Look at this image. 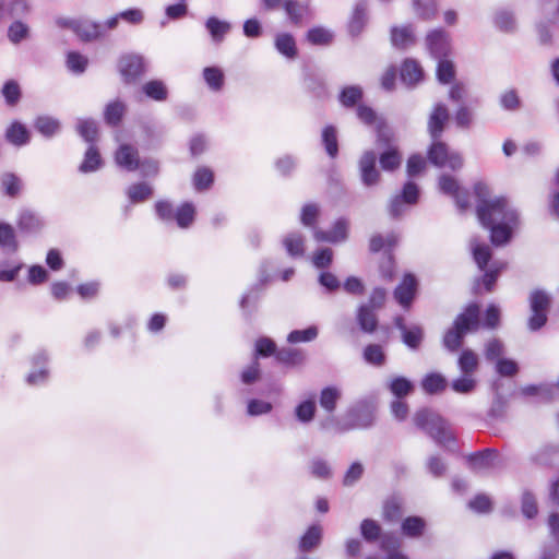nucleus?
I'll use <instances>...</instances> for the list:
<instances>
[{
	"label": "nucleus",
	"instance_id": "1",
	"mask_svg": "<svg viewBox=\"0 0 559 559\" xmlns=\"http://www.w3.org/2000/svg\"><path fill=\"white\" fill-rule=\"evenodd\" d=\"M474 190L479 198L477 217L484 227L490 229L491 242L496 246L507 243L518 224L516 211L510 207L506 198L486 200L488 190L481 182L476 183Z\"/></svg>",
	"mask_w": 559,
	"mask_h": 559
},
{
	"label": "nucleus",
	"instance_id": "2",
	"mask_svg": "<svg viewBox=\"0 0 559 559\" xmlns=\"http://www.w3.org/2000/svg\"><path fill=\"white\" fill-rule=\"evenodd\" d=\"M479 325V307L476 304H471L466 309L457 316L454 321L453 328L450 329L444 337L443 344L450 352L457 350L463 343L464 336L475 331Z\"/></svg>",
	"mask_w": 559,
	"mask_h": 559
},
{
	"label": "nucleus",
	"instance_id": "3",
	"mask_svg": "<svg viewBox=\"0 0 559 559\" xmlns=\"http://www.w3.org/2000/svg\"><path fill=\"white\" fill-rule=\"evenodd\" d=\"M413 420L419 429L428 433L439 444L447 447L454 440L447 421L432 409H419L415 413Z\"/></svg>",
	"mask_w": 559,
	"mask_h": 559
},
{
	"label": "nucleus",
	"instance_id": "4",
	"mask_svg": "<svg viewBox=\"0 0 559 559\" xmlns=\"http://www.w3.org/2000/svg\"><path fill=\"white\" fill-rule=\"evenodd\" d=\"M376 399L369 397L358 401L347 411L344 423L338 424L335 430L343 432L350 429H362L372 426L376 418Z\"/></svg>",
	"mask_w": 559,
	"mask_h": 559
},
{
	"label": "nucleus",
	"instance_id": "5",
	"mask_svg": "<svg viewBox=\"0 0 559 559\" xmlns=\"http://www.w3.org/2000/svg\"><path fill=\"white\" fill-rule=\"evenodd\" d=\"M528 301L531 314L527 326L530 331L536 332L547 323L551 298L545 290L535 289L531 293Z\"/></svg>",
	"mask_w": 559,
	"mask_h": 559
},
{
	"label": "nucleus",
	"instance_id": "6",
	"mask_svg": "<svg viewBox=\"0 0 559 559\" xmlns=\"http://www.w3.org/2000/svg\"><path fill=\"white\" fill-rule=\"evenodd\" d=\"M428 158L437 167H448L457 170L463 166V158L457 152H450L445 143L433 140L429 151Z\"/></svg>",
	"mask_w": 559,
	"mask_h": 559
},
{
	"label": "nucleus",
	"instance_id": "7",
	"mask_svg": "<svg viewBox=\"0 0 559 559\" xmlns=\"http://www.w3.org/2000/svg\"><path fill=\"white\" fill-rule=\"evenodd\" d=\"M57 24L72 29L84 41L96 39L102 35V26L88 20L58 19Z\"/></svg>",
	"mask_w": 559,
	"mask_h": 559
},
{
	"label": "nucleus",
	"instance_id": "8",
	"mask_svg": "<svg viewBox=\"0 0 559 559\" xmlns=\"http://www.w3.org/2000/svg\"><path fill=\"white\" fill-rule=\"evenodd\" d=\"M377 155L373 151H366L358 162L360 180L365 187H373L379 183L381 175L376 167Z\"/></svg>",
	"mask_w": 559,
	"mask_h": 559
},
{
	"label": "nucleus",
	"instance_id": "9",
	"mask_svg": "<svg viewBox=\"0 0 559 559\" xmlns=\"http://www.w3.org/2000/svg\"><path fill=\"white\" fill-rule=\"evenodd\" d=\"M545 24L538 25V35L543 44L549 45L552 40L550 27L559 29V0H550L545 5Z\"/></svg>",
	"mask_w": 559,
	"mask_h": 559
},
{
	"label": "nucleus",
	"instance_id": "10",
	"mask_svg": "<svg viewBox=\"0 0 559 559\" xmlns=\"http://www.w3.org/2000/svg\"><path fill=\"white\" fill-rule=\"evenodd\" d=\"M119 71L127 83L135 81L145 72V63L139 55H127L119 60Z\"/></svg>",
	"mask_w": 559,
	"mask_h": 559
},
{
	"label": "nucleus",
	"instance_id": "11",
	"mask_svg": "<svg viewBox=\"0 0 559 559\" xmlns=\"http://www.w3.org/2000/svg\"><path fill=\"white\" fill-rule=\"evenodd\" d=\"M427 48L436 59L445 58L450 51L449 36L444 31L436 29L427 35Z\"/></svg>",
	"mask_w": 559,
	"mask_h": 559
},
{
	"label": "nucleus",
	"instance_id": "12",
	"mask_svg": "<svg viewBox=\"0 0 559 559\" xmlns=\"http://www.w3.org/2000/svg\"><path fill=\"white\" fill-rule=\"evenodd\" d=\"M417 290V280L412 274H406L402 283L394 290L395 300L404 308H409Z\"/></svg>",
	"mask_w": 559,
	"mask_h": 559
},
{
	"label": "nucleus",
	"instance_id": "13",
	"mask_svg": "<svg viewBox=\"0 0 559 559\" xmlns=\"http://www.w3.org/2000/svg\"><path fill=\"white\" fill-rule=\"evenodd\" d=\"M449 120V111L445 105L437 104L428 120V131L432 140H439Z\"/></svg>",
	"mask_w": 559,
	"mask_h": 559
},
{
	"label": "nucleus",
	"instance_id": "14",
	"mask_svg": "<svg viewBox=\"0 0 559 559\" xmlns=\"http://www.w3.org/2000/svg\"><path fill=\"white\" fill-rule=\"evenodd\" d=\"M498 453L495 450L487 449L483 452L474 453L468 456L471 468L476 473H483L496 467Z\"/></svg>",
	"mask_w": 559,
	"mask_h": 559
},
{
	"label": "nucleus",
	"instance_id": "15",
	"mask_svg": "<svg viewBox=\"0 0 559 559\" xmlns=\"http://www.w3.org/2000/svg\"><path fill=\"white\" fill-rule=\"evenodd\" d=\"M116 163L128 171L140 167L138 151L131 145L122 144L116 152Z\"/></svg>",
	"mask_w": 559,
	"mask_h": 559
},
{
	"label": "nucleus",
	"instance_id": "16",
	"mask_svg": "<svg viewBox=\"0 0 559 559\" xmlns=\"http://www.w3.org/2000/svg\"><path fill=\"white\" fill-rule=\"evenodd\" d=\"M347 229L348 222L346 219L341 218L336 221L332 230L330 231L316 230L314 239L318 241H326L333 243L344 241L347 238Z\"/></svg>",
	"mask_w": 559,
	"mask_h": 559
},
{
	"label": "nucleus",
	"instance_id": "17",
	"mask_svg": "<svg viewBox=\"0 0 559 559\" xmlns=\"http://www.w3.org/2000/svg\"><path fill=\"white\" fill-rule=\"evenodd\" d=\"M395 326L401 331L403 342L411 348H417L423 340V329L418 325L407 328L404 319L397 317L395 319Z\"/></svg>",
	"mask_w": 559,
	"mask_h": 559
},
{
	"label": "nucleus",
	"instance_id": "18",
	"mask_svg": "<svg viewBox=\"0 0 559 559\" xmlns=\"http://www.w3.org/2000/svg\"><path fill=\"white\" fill-rule=\"evenodd\" d=\"M391 41L397 49H407L415 45L416 37L412 26L393 27L391 31Z\"/></svg>",
	"mask_w": 559,
	"mask_h": 559
},
{
	"label": "nucleus",
	"instance_id": "19",
	"mask_svg": "<svg viewBox=\"0 0 559 559\" xmlns=\"http://www.w3.org/2000/svg\"><path fill=\"white\" fill-rule=\"evenodd\" d=\"M423 69L415 60L407 59L401 68V80L412 86L423 79Z\"/></svg>",
	"mask_w": 559,
	"mask_h": 559
},
{
	"label": "nucleus",
	"instance_id": "20",
	"mask_svg": "<svg viewBox=\"0 0 559 559\" xmlns=\"http://www.w3.org/2000/svg\"><path fill=\"white\" fill-rule=\"evenodd\" d=\"M357 321L360 329L366 333H372L378 325V319L373 309L369 306H360L357 312Z\"/></svg>",
	"mask_w": 559,
	"mask_h": 559
},
{
	"label": "nucleus",
	"instance_id": "21",
	"mask_svg": "<svg viewBox=\"0 0 559 559\" xmlns=\"http://www.w3.org/2000/svg\"><path fill=\"white\" fill-rule=\"evenodd\" d=\"M504 267L502 264L501 266H496V264L492 265V267L487 271L481 278H478L474 283L473 290L475 294L481 293V285H484L486 292H491L493 289L495 283L501 272V270Z\"/></svg>",
	"mask_w": 559,
	"mask_h": 559
},
{
	"label": "nucleus",
	"instance_id": "22",
	"mask_svg": "<svg viewBox=\"0 0 559 559\" xmlns=\"http://www.w3.org/2000/svg\"><path fill=\"white\" fill-rule=\"evenodd\" d=\"M457 364L462 373L474 376L479 365L478 356L472 349H464Z\"/></svg>",
	"mask_w": 559,
	"mask_h": 559
},
{
	"label": "nucleus",
	"instance_id": "23",
	"mask_svg": "<svg viewBox=\"0 0 559 559\" xmlns=\"http://www.w3.org/2000/svg\"><path fill=\"white\" fill-rule=\"evenodd\" d=\"M205 26L215 43H221L224 36L230 31V24L228 22L221 21L214 16L207 19Z\"/></svg>",
	"mask_w": 559,
	"mask_h": 559
},
{
	"label": "nucleus",
	"instance_id": "24",
	"mask_svg": "<svg viewBox=\"0 0 559 559\" xmlns=\"http://www.w3.org/2000/svg\"><path fill=\"white\" fill-rule=\"evenodd\" d=\"M341 396L342 392L340 389L335 386L324 388L320 394V405L326 412L333 413Z\"/></svg>",
	"mask_w": 559,
	"mask_h": 559
},
{
	"label": "nucleus",
	"instance_id": "25",
	"mask_svg": "<svg viewBox=\"0 0 559 559\" xmlns=\"http://www.w3.org/2000/svg\"><path fill=\"white\" fill-rule=\"evenodd\" d=\"M76 131L88 143H94L97 140L98 126L93 119H79Z\"/></svg>",
	"mask_w": 559,
	"mask_h": 559
},
{
	"label": "nucleus",
	"instance_id": "26",
	"mask_svg": "<svg viewBox=\"0 0 559 559\" xmlns=\"http://www.w3.org/2000/svg\"><path fill=\"white\" fill-rule=\"evenodd\" d=\"M144 94L157 102H163L167 99L168 90L163 81L152 80L145 83L142 87Z\"/></svg>",
	"mask_w": 559,
	"mask_h": 559
},
{
	"label": "nucleus",
	"instance_id": "27",
	"mask_svg": "<svg viewBox=\"0 0 559 559\" xmlns=\"http://www.w3.org/2000/svg\"><path fill=\"white\" fill-rule=\"evenodd\" d=\"M321 537H322L321 527L319 525H312L301 537L300 543H299V549L301 551H310L311 549L316 548L320 544Z\"/></svg>",
	"mask_w": 559,
	"mask_h": 559
},
{
	"label": "nucleus",
	"instance_id": "28",
	"mask_svg": "<svg viewBox=\"0 0 559 559\" xmlns=\"http://www.w3.org/2000/svg\"><path fill=\"white\" fill-rule=\"evenodd\" d=\"M471 249L478 267L484 271L491 258V250L487 245L479 243L476 238L471 240Z\"/></svg>",
	"mask_w": 559,
	"mask_h": 559
},
{
	"label": "nucleus",
	"instance_id": "29",
	"mask_svg": "<svg viewBox=\"0 0 559 559\" xmlns=\"http://www.w3.org/2000/svg\"><path fill=\"white\" fill-rule=\"evenodd\" d=\"M421 386L428 394H436L447 388V380L440 373H429L423 379Z\"/></svg>",
	"mask_w": 559,
	"mask_h": 559
},
{
	"label": "nucleus",
	"instance_id": "30",
	"mask_svg": "<svg viewBox=\"0 0 559 559\" xmlns=\"http://www.w3.org/2000/svg\"><path fill=\"white\" fill-rule=\"evenodd\" d=\"M0 247L10 252H15L19 248L14 229L5 223H0Z\"/></svg>",
	"mask_w": 559,
	"mask_h": 559
},
{
	"label": "nucleus",
	"instance_id": "31",
	"mask_svg": "<svg viewBox=\"0 0 559 559\" xmlns=\"http://www.w3.org/2000/svg\"><path fill=\"white\" fill-rule=\"evenodd\" d=\"M380 166L384 171H393L401 166L402 156L396 148H389L380 154Z\"/></svg>",
	"mask_w": 559,
	"mask_h": 559
},
{
	"label": "nucleus",
	"instance_id": "32",
	"mask_svg": "<svg viewBox=\"0 0 559 559\" xmlns=\"http://www.w3.org/2000/svg\"><path fill=\"white\" fill-rule=\"evenodd\" d=\"M283 245L290 257H301L305 252L304 237L298 233H292L283 239Z\"/></svg>",
	"mask_w": 559,
	"mask_h": 559
},
{
	"label": "nucleus",
	"instance_id": "33",
	"mask_svg": "<svg viewBox=\"0 0 559 559\" xmlns=\"http://www.w3.org/2000/svg\"><path fill=\"white\" fill-rule=\"evenodd\" d=\"M102 165V158L94 145H91L84 156V160L80 165V171L92 173L97 170Z\"/></svg>",
	"mask_w": 559,
	"mask_h": 559
},
{
	"label": "nucleus",
	"instance_id": "34",
	"mask_svg": "<svg viewBox=\"0 0 559 559\" xmlns=\"http://www.w3.org/2000/svg\"><path fill=\"white\" fill-rule=\"evenodd\" d=\"M203 76L212 91H221L224 85V73L219 68L207 67L203 70Z\"/></svg>",
	"mask_w": 559,
	"mask_h": 559
},
{
	"label": "nucleus",
	"instance_id": "35",
	"mask_svg": "<svg viewBox=\"0 0 559 559\" xmlns=\"http://www.w3.org/2000/svg\"><path fill=\"white\" fill-rule=\"evenodd\" d=\"M389 389L397 399H402L413 392V383L404 377H394L390 383Z\"/></svg>",
	"mask_w": 559,
	"mask_h": 559
},
{
	"label": "nucleus",
	"instance_id": "36",
	"mask_svg": "<svg viewBox=\"0 0 559 559\" xmlns=\"http://www.w3.org/2000/svg\"><path fill=\"white\" fill-rule=\"evenodd\" d=\"M9 142L14 145H23L28 142V132L26 128L21 123H12L5 133Z\"/></svg>",
	"mask_w": 559,
	"mask_h": 559
},
{
	"label": "nucleus",
	"instance_id": "37",
	"mask_svg": "<svg viewBox=\"0 0 559 559\" xmlns=\"http://www.w3.org/2000/svg\"><path fill=\"white\" fill-rule=\"evenodd\" d=\"M126 111V106L123 103L116 100L106 106L105 109V121L108 124L117 126L122 119Z\"/></svg>",
	"mask_w": 559,
	"mask_h": 559
},
{
	"label": "nucleus",
	"instance_id": "38",
	"mask_svg": "<svg viewBox=\"0 0 559 559\" xmlns=\"http://www.w3.org/2000/svg\"><path fill=\"white\" fill-rule=\"evenodd\" d=\"M477 381L474 376L462 373L461 377L453 380L451 388L454 392L460 394H468L475 390Z\"/></svg>",
	"mask_w": 559,
	"mask_h": 559
},
{
	"label": "nucleus",
	"instance_id": "39",
	"mask_svg": "<svg viewBox=\"0 0 559 559\" xmlns=\"http://www.w3.org/2000/svg\"><path fill=\"white\" fill-rule=\"evenodd\" d=\"M36 130L45 136L56 134L60 129V123L51 117H38L35 121Z\"/></svg>",
	"mask_w": 559,
	"mask_h": 559
},
{
	"label": "nucleus",
	"instance_id": "40",
	"mask_svg": "<svg viewBox=\"0 0 559 559\" xmlns=\"http://www.w3.org/2000/svg\"><path fill=\"white\" fill-rule=\"evenodd\" d=\"M275 46L281 53L288 58H294L297 53L295 40L289 34L278 35L275 40Z\"/></svg>",
	"mask_w": 559,
	"mask_h": 559
},
{
	"label": "nucleus",
	"instance_id": "41",
	"mask_svg": "<svg viewBox=\"0 0 559 559\" xmlns=\"http://www.w3.org/2000/svg\"><path fill=\"white\" fill-rule=\"evenodd\" d=\"M322 141L326 153L331 157H335L338 152L336 129L332 126L325 127L322 132Z\"/></svg>",
	"mask_w": 559,
	"mask_h": 559
},
{
	"label": "nucleus",
	"instance_id": "42",
	"mask_svg": "<svg viewBox=\"0 0 559 559\" xmlns=\"http://www.w3.org/2000/svg\"><path fill=\"white\" fill-rule=\"evenodd\" d=\"M364 358L368 364L382 366L385 362V354L381 345L370 344L364 350Z\"/></svg>",
	"mask_w": 559,
	"mask_h": 559
},
{
	"label": "nucleus",
	"instance_id": "43",
	"mask_svg": "<svg viewBox=\"0 0 559 559\" xmlns=\"http://www.w3.org/2000/svg\"><path fill=\"white\" fill-rule=\"evenodd\" d=\"M425 527V522L418 516H409L402 523V532L409 537L420 536Z\"/></svg>",
	"mask_w": 559,
	"mask_h": 559
},
{
	"label": "nucleus",
	"instance_id": "44",
	"mask_svg": "<svg viewBox=\"0 0 559 559\" xmlns=\"http://www.w3.org/2000/svg\"><path fill=\"white\" fill-rule=\"evenodd\" d=\"M194 207L191 203L182 204L175 213L177 224L181 228L189 227L194 219Z\"/></svg>",
	"mask_w": 559,
	"mask_h": 559
},
{
	"label": "nucleus",
	"instance_id": "45",
	"mask_svg": "<svg viewBox=\"0 0 559 559\" xmlns=\"http://www.w3.org/2000/svg\"><path fill=\"white\" fill-rule=\"evenodd\" d=\"M309 471L313 477L323 480L329 479L332 475L329 463L323 459H313L309 463Z\"/></svg>",
	"mask_w": 559,
	"mask_h": 559
},
{
	"label": "nucleus",
	"instance_id": "46",
	"mask_svg": "<svg viewBox=\"0 0 559 559\" xmlns=\"http://www.w3.org/2000/svg\"><path fill=\"white\" fill-rule=\"evenodd\" d=\"M19 227L21 230L32 233L41 227V222L34 213L23 211L19 218Z\"/></svg>",
	"mask_w": 559,
	"mask_h": 559
},
{
	"label": "nucleus",
	"instance_id": "47",
	"mask_svg": "<svg viewBox=\"0 0 559 559\" xmlns=\"http://www.w3.org/2000/svg\"><path fill=\"white\" fill-rule=\"evenodd\" d=\"M152 188L146 183L132 185L128 189V197L131 202L139 203L143 202L152 195Z\"/></svg>",
	"mask_w": 559,
	"mask_h": 559
},
{
	"label": "nucleus",
	"instance_id": "48",
	"mask_svg": "<svg viewBox=\"0 0 559 559\" xmlns=\"http://www.w3.org/2000/svg\"><path fill=\"white\" fill-rule=\"evenodd\" d=\"M5 269L0 266V281L12 282L23 267V263L16 259H10L4 263Z\"/></svg>",
	"mask_w": 559,
	"mask_h": 559
},
{
	"label": "nucleus",
	"instance_id": "49",
	"mask_svg": "<svg viewBox=\"0 0 559 559\" xmlns=\"http://www.w3.org/2000/svg\"><path fill=\"white\" fill-rule=\"evenodd\" d=\"M214 179L213 171L210 168L201 167L193 176V183L197 190H205L210 188Z\"/></svg>",
	"mask_w": 559,
	"mask_h": 559
},
{
	"label": "nucleus",
	"instance_id": "50",
	"mask_svg": "<svg viewBox=\"0 0 559 559\" xmlns=\"http://www.w3.org/2000/svg\"><path fill=\"white\" fill-rule=\"evenodd\" d=\"M366 9L367 7L365 2L361 1L357 3L349 23V31L353 35H356L361 31L365 23Z\"/></svg>",
	"mask_w": 559,
	"mask_h": 559
},
{
	"label": "nucleus",
	"instance_id": "51",
	"mask_svg": "<svg viewBox=\"0 0 559 559\" xmlns=\"http://www.w3.org/2000/svg\"><path fill=\"white\" fill-rule=\"evenodd\" d=\"M495 24L502 32H512L516 26L513 14L506 10L497 12L495 16Z\"/></svg>",
	"mask_w": 559,
	"mask_h": 559
},
{
	"label": "nucleus",
	"instance_id": "52",
	"mask_svg": "<svg viewBox=\"0 0 559 559\" xmlns=\"http://www.w3.org/2000/svg\"><path fill=\"white\" fill-rule=\"evenodd\" d=\"M360 532L367 542H374L380 537L381 527L376 521L366 519L361 522Z\"/></svg>",
	"mask_w": 559,
	"mask_h": 559
},
{
	"label": "nucleus",
	"instance_id": "53",
	"mask_svg": "<svg viewBox=\"0 0 559 559\" xmlns=\"http://www.w3.org/2000/svg\"><path fill=\"white\" fill-rule=\"evenodd\" d=\"M454 66L453 63L444 58L439 59L438 68H437V76L438 80L443 83H450L454 78Z\"/></svg>",
	"mask_w": 559,
	"mask_h": 559
},
{
	"label": "nucleus",
	"instance_id": "54",
	"mask_svg": "<svg viewBox=\"0 0 559 559\" xmlns=\"http://www.w3.org/2000/svg\"><path fill=\"white\" fill-rule=\"evenodd\" d=\"M362 97V91L359 86H347L341 95L340 102L346 107L354 106Z\"/></svg>",
	"mask_w": 559,
	"mask_h": 559
},
{
	"label": "nucleus",
	"instance_id": "55",
	"mask_svg": "<svg viewBox=\"0 0 559 559\" xmlns=\"http://www.w3.org/2000/svg\"><path fill=\"white\" fill-rule=\"evenodd\" d=\"M500 105L509 111L518 110L521 107V99L515 90H509L501 94Z\"/></svg>",
	"mask_w": 559,
	"mask_h": 559
},
{
	"label": "nucleus",
	"instance_id": "56",
	"mask_svg": "<svg viewBox=\"0 0 559 559\" xmlns=\"http://www.w3.org/2000/svg\"><path fill=\"white\" fill-rule=\"evenodd\" d=\"M318 329L309 326L306 330H295L288 334L287 341L289 343L309 342L317 337Z\"/></svg>",
	"mask_w": 559,
	"mask_h": 559
},
{
	"label": "nucleus",
	"instance_id": "57",
	"mask_svg": "<svg viewBox=\"0 0 559 559\" xmlns=\"http://www.w3.org/2000/svg\"><path fill=\"white\" fill-rule=\"evenodd\" d=\"M416 13L423 19H430L437 12L435 0H414Z\"/></svg>",
	"mask_w": 559,
	"mask_h": 559
},
{
	"label": "nucleus",
	"instance_id": "58",
	"mask_svg": "<svg viewBox=\"0 0 559 559\" xmlns=\"http://www.w3.org/2000/svg\"><path fill=\"white\" fill-rule=\"evenodd\" d=\"M316 413L314 401H305L296 407V416L302 423H309L313 419Z\"/></svg>",
	"mask_w": 559,
	"mask_h": 559
},
{
	"label": "nucleus",
	"instance_id": "59",
	"mask_svg": "<svg viewBox=\"0 0 559 559\" xmlns=\"http://www.w3.org/2000/svg\"><path fill=\"white\" fill-rule=\"evenodd\" d=\"M332 34L321 27L312 28L308 32L307 38L313 45H328L332 40Z\"/></svg>",
	"mask_w": 559,
	"mask_h": 559
},
{
	"label": "nucleus",
	"instance_id": "60",
	"mask_svg": "<svg viewBox=\"0 0 559 559\" xmlns=\"http://www.w3.org/2000/svg\"><path fill=\"white\" fill-rule=\"evenodd\" d=\"M288 17L295 24L301 21L306 8L296 0H287L284 7Z\"/></svg>",
	"mask_w": 559,
	"mask_h": 559
},
{
	"label": "nucleus",
	"instance_id": "61",
	"mask_svg": "<svg viewBox=\"0 0 559 559\" xmlns=\"http://www.w3.org/2000/svg\"><path fill=\"white\" fill-rule=\"evenodd\" d=\"M87 58L83 55H80L78 52H69L67 58V64L68 68L75 72V73H82L86 69L87 66Z\"/></svg>",
	"mask_w": 559,
	"mask_h": 559
},
{
	"label": "nucleus",
	"instance_id": "62",
	"mask_svg": "<svg viewBox=\"0 0 559 559\" xmlns=\"http://www.w3.org/2000/svg\"><path fill=\"white\" fill-rule=\"evenodd\" d=\"M2 187L10 197H15L21 189L20 179L13 174H5L1 178Z\"/></svg>",
	"mask_w": 559,
	"mask_h": 559
},
{
	"label": "nucleus",
	"instance_id": "63",
	"mask_svg": "<svg viewBox=\"0 0 559 559\" xmlns=\"http://www.w3.org/2000/svg\"><path fill=\"white\" fill-rule=\"evenodd\" d=\"M29 7L26 0H12L5 5V16H23L28 13Z\"/></svg>",
	"mask_w": 559,
	"mask_h": 559
},
{
	"label": "nucleus",
	"instance_id": "64",
	"mask_svg": "<svg viewBox=\"0 0 559 559\" xmlns=\"http://www.w3.org/2000/svg\"><path fill=\"white\" fill-rule=\"evenodd\" d=\"M276 359L287 365H298L302 361V356L292 348H283L276 353Z\"/></svg>",
	"mask_w": 559,
	"mask_h": 559
}]
</instances>
